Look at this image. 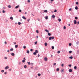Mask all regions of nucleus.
I'll return each instance as SVG.
<instances>
[{"label":"nucleus","mask_w":79,"mask_h":79,"mask_svg":"<svg viewBox=\"0 0 79 79\" xmlns=\"http://www.w3.org/2000/svg\"><path fill=\"white\" fill-rule=\"evenodd\" d=\"M55 37L54 36H51L49 38V40H51L52 39H54Z\"/></svg>","instance_id":"obj_1"},{"label":"nucleus","mask_w":79,"mask_h":79,"mask_svg":"<svg viewBox=\"0 0 79 79\" xmlns=\"http://www.w3.org/2000/svg\"><path fill=\"white\" fill-rule=\"evenodd\" d=\"M73 23L74 24H77V22L76 21V20H74L73 21Z\"/></svg>","instance_id":"obj_2"},{"label":"nucleus","mask_w":79,"mask_h":79,"mask_svg":"<svg viewBox=\"0 0 79 79\" xmlns=\"http://www.w3.org/2000/svg\"><path fill=\"white\" fill-rule=\"evenodd\" d=\"M44 60L45 61H47L48 60L47 58V57H45L44 59Z\"/></svg>","instance_id":"obj_3"},{"label":"nucleus","mask_w":79,"mask_h":79,"mask_svg":"<svg viewBox=\"0 0 79 79\" xmlns=\"http://www.w3.org/2000/svg\"><path fill=\"white\" fill-rule=\"evenodd\" d=\"M69 73H71V72H73V70H72V69H70L69 70Z\"/></svg>","instance_id":"obj_4"},{"label":"nucleus","mask_w":79,"mask_h":79,"mask_svg":"<svg viewBox=\"0 0 79 79\" xmlns=\"http://www.w3.org/2000/svg\"><path fill=\"white\" fill-rule=\"evenodd\" d=\"M8 68H9V67H8V66H7L5 67V69H8Z\"/></svg>","instance_id":"obj_5"},{"label":"nucleus","mask_w":79,"mask_h":79,"mask_svg":"<svg viewBox=\"0 0 79 79\" xmlns=\"http://www.w3.org/2000/svg\"><path fill=\"white\" fill-rule=\"evenodd\" d=\"M52 18H55V16L54 15H52Z\"/></svg>","instance_id":"obj_6"},{"label":"nucleus","mask_w":79,"mask_h":79,"mask_svg":"<svg viewBox=\"0 0 79 79\" xmlns=\"http://www.w3.org/2000/svg\"><path fill=\"white\" fill-rule=\"evenodd\" d=\"M45 31H46V32H48H48H49V31H48V30H47V29H45Z\"/></svg>","instance_id":"obj_7"},{"label":"nucleus","mask_w":79,"mask_h":79,"mask_svg":"<svg viewBox=\"0 0 79 79\" xmlns=\"http://www.w3.org/2000/svg\"><path fill=\"white\" fill-rule=\"evenodd\" d=\"M22 18L23 19H26V18L24 16H23Z\"/></svg>","instance_id":"obj_8"},{"label":"nucleus","mask_w":79,"mask_h":79,"mask_svg":"<svg viewBox=\"0 0 79 79\" xmlns=\"http://www.w3.org/2000/svg\"><path fill=\"white\" fill-rule=\"evenodd\" d=\"M11 55H12V56H15V53H12L11 54Z\"/></svg>","instance_id":"obj_9"},{"label":"nucleus","mask_w":79,"mask_h":79,"mask_svg":"<svg viewBox=\"0 0 79 79\" xmlns=\"http://www.w3.org/2000/svg\"><path fill=\"white\" fill-rule=\"evenodd\" d=\"M64 69H62V70H61V73H63V72H64Z\"/></svg>","instance_id":"obj_10"},{"label":"nucleus","mask_w":79,"mask_h":79,"mask_svg":"<svg viewBox=\"0 0 79 79\" xmlns=\"http://www.w3.org/2000/svg\"><path fill=\"white\" fill-rule=\"evenodd\" d=\"M10 19H11L12 20H13V17H11L10 18Z\"/></svg>","instance_id":"obj_11"},{"label":"nucleus","mask_w":79,"mask_h":79,"mask_svg":"<svg viewBox=\"0 0 79 79\" xmlns=\"http://www.w3.org/2000/svg\"><path fill=\"white\" fill-rule=\"evenodd\" d=\"M60 70V69H59V68H57L56 70V71H59V70Z\"/></svg>","instance_id":"obj_12"},{"label":"nucleus","mask_w":79,"mask_h":79,"mask_svg":"<svg viewBox=\"0 0 79 79\" xmlns=\"http://www.w3.org/2000/svg\"><path fill=\"white\" fill-rule=\"evenodd\" d=\"M44 45H45V46H47V43H45L44 44Z\"/></svg>","instance_id":"obj_13"},{"label":"nucleus","mask_w":79,"mask_h":79,"mask_svg":"<svg viewBox=\"0 0 79 79\" xmlns=\"http://www.w3.org/2000/svg\"><path fill=\"white\" fill-rule=\"evenodd\" d=\"M75 10H77V9H78V7H77V6H76L75 7Z\"/></svg>","instance_id":"obj_14"},{"label":"nucleus","mask_w":79,"mask_h":79,"mask_svg":"<svg viewBox=\"0 0 79 79\" xmlns=\"http://www.w3.org/2000/svg\"><path fill=\"white\" fill-rule=\"evenodd\" d=\"M48 35L49 36H50V35H51V34L50 33H48Z\"/></svg>","instance_id":"obj_15"},{"label":"nucleus","mask_w":79,"mask_h":79,"mask_svg":"<svg viewBox=\"0 0 79 79\" xmlns=\"http://www.w3.org/2000/svg\"><path fill=\"white\" fill-rule=\"evenodd\" d=\"M47 10H45L44 11V13H47Z\"/></svg>","instance_id":"obj_16"},{"label":"nucleus","mask_w":79,"mask_h":79,"mask_svg":"<svg viewBox=\"0 0 79 79\" xmlns=\"http://www.w3.org/2000/svg\"><path fill=\"white\" fill-rule=\"evenodd\" d=\"M33 54L34 55H36V54H37V53H36V52H33Z\"/></svg>","instance_id":"obj_17"},{"label":"nucleus","mask_w":79,"mask_h":79,"mask_svg":"<svg viewBox=\"0 0 79 79\" xmlns=\"http://www.w3.org/2000/svg\"><path fill=\"white\" fill-rule=\"evenodd\" d=\"M69 58H70V59H73V56H71L69 57Z\"/></svg>","instance_id":"obj_18"},{"label":"nucleus","mask_w":79,"mask_h":79,"mask_svg":"<svg viewBox=\"0 0 79 79\" xmlns=\"http://www.w3.org/2000/svg\"><path fill=\"white\" fill-rule=\"evenodd\" d=\"M19 7V6H15V8H18Z\"/></svg>","instance_id":"obj_19"},{"label":"nucleus","mask_w":79,"mask_h":79,"mask_svg":"<svg viewBox=\"0 0 79 79\" xmlns=\"http://www.w3.org/2000/svg\"><path fill=\"white\" fill-rule=\"evenodd\" d=\"M77 69V67H76V66H75L74 67V69Z\"/></svg>","instance_id":"obj_20"},{"label":"nucleus","mask_w":79,"mask_h":79,"mask_svg":"<svg viewBox=\"0 0 79 79\" xmlns=\"http://www.w3.org/2000/svg\"><path fill=\"white\" fill-rule=\"evenodd\" d=\"M25 61H26L25 60H23L22 61V62L23 63H25Z\"/></svg>","instance_id":"obj_21"},{"label":"nucleus","mask_w":79,"mask_h":79,"mask_svg":"<svg viewBox=\"0 0 79 79\" xmlns=\"http://www.w3.org/2000/svg\"><path fill=\"white\" fill-rule=\"evenodd\" d=\"M35 52L36 53H38V51H37V50H35Z\"/></svg>","instance_id":"obj_22"},{"label":"nucleus","mask_w":79,"mask_h":79,"mask_svg":"<svg viewBox=\"0 0 79 79\" xmlns=\"http://www.w3.org/2000/svg\"><path fill=\"white\" fill-rule=\"evenodd\" d=\"M8 8H11V6L10 5H9L8 6Z\"/></svg>","instance_id":"obj_23"},{"label":"nucleus","mask_w":79,"mask_h":79,"mask_svg":"<svg viewBox=\"0 0 79 79\" xmlns=\"http://www.w3.org/2000/svg\"><path fill=\"white\" fill-rule=\"evenodd\" d=\"M18 46L17 45H15V48H18Z\"/></svg>","instance_id":"obj_24"},{"label":"nucleus","mask_w":79,"mask_h":79,"mask_svg":"<svg viewBox=\"0 0 79 79\" xmlns=\"http://www.w3.org/2000/svg\"><path fill=\"white\" fill-rule=\"evenodd\" d=\"M27 63H28L29 65L31 64V63H30V62H27Z\"/></svg>","instance_id":"obj_25"},{"label":"nucleus","mask_w":79,"mask_h":79,"mask_svg":"<svg viewBox=\"0 0 79 79\" xmlns=\"http://www.w3.org/2000/svg\"><path fill=\"white\" fill-rule=\"evenodd\" d=\"M45 19H46V20L48 19V16H46L45 17Z\"/></svg>","instance_id":"obj_26"},{"label":"nucleus","mask_w":79,"mask_h":79,"mask_svg":"<svg viewBox=\"0 0 79 79\" xmlns=\"http://www.w3.org/2000/svg\"><path fill=\"white\" fill-rule=\"evenodd\" d=\"M58 21H59V22H60V21H61V19H58Z\"/></svg>","instance_id":"obj_27"},{"label":"nucleus","mask_w":79,"mask_h":79,"mask_svg":"<svg viewBox=\"0 0 79 79\" xmlns=\"http://www.w3.org/2000/svg\"><path fill=\"white\" fill-rule=\"evenodd\" d=\"M38 76H40L41 75V74H40V73H38Z\"/></svg>","instance_id":"obj_28"},{"label":"nucleus","mask_w":79,"mask_h":79,"mask_svg":"<svg viewBox=\"0 0 79 79\" xmlns=\"http://www.w3.org/2000/svg\"><path fill=\"white\" fill-rule=\"evenodd\" d=\"M6 12L4 10H2V13H5Z\"/></svg>","instance_id":"obj_29"},{"label":"nucleus","mask_w":79,"mask_h":79,"mask_svg":"<svg viewBox=\"0 0 79 79\" xmlns=\"http://www.w3.org/2000/svg\"><path fill=\"white\" fill-rule=\"evenodd\" d=\"M24 68H27V66L26 65H25L24 66Z\"/></svg>","instance_id":"obj_30"},{"label":"nucleus","mask_w":79,"mask_h":79,"mask_svg":"<svg viewBox=\"0 0 79 79\" xmlns=\"http://www.w3.org/2000/svg\"><path fill=\"white\" fill-rule=\"evenodd\" d=\"M27 53H29V50L27 51Z\"/></svg>","instance_id":"obj_31"},{"label":"nucleus","mask_w":79,"mask_h":79,"mask_svg":"<svg viewBox=\"0 0 79 79\" xmlns=\"http://www.w3.org/2000/svg\"><path fill=\"white\" fill-rule=\"evenodd\" d=\"M57 11V10H55L54 11V12L55 13H56Z\"/></svg>","instance_id":"obj_32"},{"label":"nucleus","mask_w":79,"mask_h":79,"mask_svg":"<svg viewBox=\"0 0 79 79\" xmlns=\"http://www.w3.org/2000/svg\"><path fill=\"white\" fill-rule=\"evenodd\" d=\"M56 63H54L53 65L54 66H55V65H56Z\"/></svg>","instance_id":"obj_33"},{"label":"nucleus","mask_w":79,"mask_h":79,"mask_svg":"<svg viewBox=\"0 0 79 79\" xmlns=\"http://www.w3.org/2000/svg\"><path fill=\"white\" fill-rule=\"evenodd\" d=\"M60 53V51H57V53Z\"/></svg>","instance_id":"obj_34"},{"label":"nucleus","mask_w":79,"mask_h":79,"mask_svg":"<svg viewBox=\"0 0 79 79\" xmlns=\"http://www.w3.org/2000/svg\"><path fill=\"white\" fill-rule=\"evenodd\" d=\"M69 46H71L72 45L71 44V43L69 44Z\"/></svg>","instance_id":"obj_35"},{"label":"nucleus","mask_w":79,"mask_h":79,"mask_svg":"<svg viewBox=\"0 0 79 79\" xmlns=\"http://www.w3.org/2000/svg\"><path fill=\"white\" fill-rule=\"evenodd\" d=\"M75 19H77V17H75Z\"/></svg>","instance_id":"obj_36"},{"label":"nucleus","mask_w":79,"mask_h":79,"mask_svg":"<svg viewBox=\"0 0 79 79\" xmlns=\"http://www.w3.org/2000/svg\"><path fill=\"white\" fill-rule=\"evenodd\" d=\"M13 48H11L10 49V51H13Z\"/></svg>","instance_id":"obj_37"},{"label":"nucleus","mask_w":79,"mask_h":79,"mask_svg":"<svg viewBox=\"0 0 79 79\" xmlns=\"http://www.w3.org/2000/svg\"><path fill=\"white\" fill-rule=\"evenodd\" d=\"M76 5H78V4H79V3H78V2H76Z\"/></svg>","instance_id":"obj_38"},{"label":"nucleus","mask_w":79,"mask_h":79,"mask_svg":"<svg viewBox=\"0 0 79 79\" xmlns=\"http://www.w3.org/2000/svg\"><path fill=\"white\" fill-rule=\"evenodd\" d=\"M54 46H52V49H54Z\"/></svg>","instance_id":"obj_39"},{"label":"nucleus","mask_w":79,"mask_h":79,"mask_svg":"<svg viewBox=\"0 0 79 79\" xmlns=\"http://www.w3.org/2000/svg\"><path fill=\"white\" fill-rule=\"evenodd\" d=\"M69 53H72V51H70L69 52Z\"/></svg>","instance_id":"obj_40"},{"label":"nucleus","mask_w":79,"mask_h":79,"mask_svg":"<svg viewBox=\"0 0 79 79\" xmlns=\"http://www.w3.org/2000/svg\"><path fill=\"white\" fill-rule=\"evenodd\" d=\"M63 66H64V64H61V66H62V67H63Z\"/></svg>","instance_id":"obj_41"},{"label":"nucleus","mask_w":79,"mask_h":79,"mask_svg":"<svg viewBox=\"0 0 79 79\" xmlns=\"http://www.w3.org/2000/svg\"><path fill=\"white\" fill-rule=\"evenodd\" d=\"M27 2H28V3H30V2H31V1H30V0H28L27 1Z\"/></svg>","instance_id":"obj_42"},{"label":"nucleus","mask_w":79,"mask_h":79,"mask_svg":"<svg viewBox=\"0 0 79 79\" xmlns=\"http://www.w3.org/2000/svg\"><path fill=\"white\" fill-rule=\"evenodd\" d=\"M30 51L31 52H32V51H33V49H30Z\"/></svg>","instance_id":"obj_43"},{"label":"nucleus","mask_w":79,"mask_h":79,"mask_svg":"<svg viewBox=\"0 0 79 79\" xmlns=\"http://www.w3.org/2000/svg\"><path fill=\"white\" fill-rule=\"evenodd\" d=\"M19 64H21V62H19Z\"/></svg>","instance_id":"obj_44"},{"label":"nucleus","mask_w":79,"mask_h":79,"mask_svg":"<svg viewBox=\"0 0 79 79\" xmlns=\"http://www.w3.org/2000/svg\"><path fill=\"white\" fill-rule=\"evenodd\" d=\"M26 48V46H23V48L25 49Z\"/></svg>","instance_id":"obj_45"},{"label":"nucleus","mask_w":79,"mask_h":79,"mask_svg":"<svg viewBox=\"0 0 79 79\" xmlns=\"http://www.w3.org/2000/svg\"><path fill=\"white\" fill-rule=\"evenodd\" d=\"M37 41H36L35 42V45H36V44H37Z\"/></svg>","instance_id":"obj_46"},{"label":"nucleus","mask_w":79,"mask_h":79,"mask_svg":"<svg viewBox=\"0 0 79 79\" xmlns=\"http://www.w3.org/2000/svg\"><path fill=\"white\" fill-rule=\"evenodd\" d=\"M36 32H37L38 33H39V31L38 30H36Z\"/></svg>","instance_id":"obj_47"},{"label":"nucleus","mask_w":79,"mask_h":79,"mask_svg":"<svg viewBox=\"0 0 79 79\" xmlns=\"http://www.w3.org/2000/svg\"><path fill=\"white\" fill-rule=\"evenodd\" d=\"M14 44H15V45H16V42H14Z\"/></svg>","instance_id":"obj_48"},{"label":"nucleus","mask_w":79,"mask_h":79,"mask_svg":"<svg viewBox=\"0 0 79 79\" xmlns=\"http://www.w3.org/2000/svg\"><path fill=\"white\" fill-rule=\"evenodd\" d=\"M1 72L2 73H3L4 72V70H2Z\"/></svg>","instance_id":"obj_49"},{"label":"nucleus","mask_w":79,"mask_h":79,"mask_svg":"<svg viewBox=\"0 0 79 79\" xmlns=\"http://www.w3.org/2000/svg\"><path fill=\"white\" fill-rule=\"evenodd\" d=\"M18 24H19V25H20L21 24V23L19 22L18 23Z\"/></svg>","instance_id":"obj_50"},{"label":"nucleus","mask_w":79,"mask_h":79,"mask_svg":"<svg viewBox=\"0 0 79 79\" xmlns=\"http://www.w3.org/2000/svg\"><path fill=\"white\" fill-rule=\"evenodd\" d=\"M71 64L69 65V67H71Z\"/></svg>","instance_id":"obj_51"},{"label":"nucleus","mask_w":79,"mask_h":79,"mask_svg":"<svg viewBox=\"0 0 79 79\" xmlns=\"http://www.w3.org/2000/svg\"><path fill=\"white\" fill-rule=\"evenodd\" d=\"M64 29H66V27L64 26Z\"/></svg>","instance_id":"obj_52"},{"label":"nucleus","mask_w":79,"mask_h":79,"mask_svg":"<svg viewBox=\"0 0 79 79\" xmlns=\"http://www.w3.org/2000/svg\"><path fill=\"white\" fill-rule=\"evenodd\" d=\"M71 10H72V9L70 8L69 10V11H71Z\"/></svg>","instance_id":"obj_53"},{"label":"nucleus","mask_w":79,"mask_h":79,"mask_svg":"<svg viewBox=\"0 0 79 79\" xmlns=\"http://www.w3.org/2000/svg\"><path fill=\"white\" fill-rule=\"evenodd\" d=\"M37 20H38L39 21H40L39 19H38Z\"/></svg>","instance_id":"obj_54"},{"label":"nucleus","mask_w":79,"mask_h":79,"mask_svg":"<svg viewBox=\"0 0 79 79\" xmlns=\"http://www.w3.org/2000/svg\"><path fill=\"white\" fill-rule=\"evenodd\" d=\"M19 12H21V10H19Z\"/></svg>","instance_id":"obj_55"},{"label":"nucleus","mask_w":79,"mask_h":79,"mask_svg":"<svg viewBox=\"0 0 79 79\" xmlns=\"http://www.w3.org/2000/svg\"><path fill=\"white\" fill-rule=\"evenodd\" d=\"M5 59H7V57H4Z\"/></svg>","instance_id":"obj_56"},{"label":"nucleus","mask_w":79,"mask_h":79,"mask_svg":"<svg viewBox=\"0 0 79 79\" xmlns=\"http://www.w3.org/2000/svg\"><path fill=\"white\" fill-rule=\"evenodd\" d=\"M4 43H5V44H7V43H6V41H5Z\"/></svg>","instance_id":"obj_57"},{"label":"nucleus","mask_w":79,"mask_h":79,"mask_svg":"<svg viewBox=\"0 0 79 79\" xmlns=\"http://www.w3.org/2000/svg\"><path fill=\"white\" fill-rule=\"evenodd\" d=\"M25 15H26V14H27V12H25Z\"/></svg>","instance_id":"obj_58"},{"label":"nucleus","mask_w":79,"mask_h":79,"mask_svg":"<svg viewBox=\"0 0 79 79\" xmlns=\"http://www.w3.org/2000/svg\"><path fill=\"white\" fill-rule=\"evenodd\" d=\"M6 73H7L6 72H5L4 73L5 74H6Z\"/></svg>","instance_id":"obj_59"},{"label":"nucleus","mask_w":79,"mask_h":79,"mask_svg":"<svg viewBox=\"0 0 79 79\" xmlns=\"http://www.w3.org/2000/svg\"><path fill=\"white\" fill-rule=\"evenodd\" d=\"M30 19H28L27 20V21H28V22H29V21H30Z\"/></svg>","instance_id":"obj_60"},{"label":"nucleus","mask_w":79,"mask_h":79,"mask_svg":"<svg viewBox=\"0 0 79 79\" xmlns=\"http://www.w3.org/2000/svg\"><path fill=\"white\" fill-rule=\"evenodd\" d=\"M38 57H39V56H40V55L38 54Z\"/></svg>","instance_id":"obj_61"},{"label":"nucleus","mask_w":79,"mask_h":79,"mask_svg":"<svg viewBox=\"0 0 79 79\" xmlns=\"http://www.w3.org/2000/svg\"><path fill=\"white\" fill-rule=\"evenodd\" d=\"M23 60H26V59L25 58V57H24V58H23Z\"/></svg>","instance_id":"obj_62"},{"label":"nucleus","mask_w":79,"mask_h":79,"mask_svg":"<svg viewBox=\"0 0 79 79\" xmlns=\"http://www.w3.org/2000/svg\"><path fill=\"white\" fill-rule=\"evenodd\" d=\"M31 64H32V65H33L34 64L33 63H31Z\"/></svg>","instance_id":"obj_63"},{"label":"nucleus","mask_w":79,"mask_h":79,"mask_svg":"<svg viewBox=\"0 0 79 79\" xmlns=\"http://www.w3.org/2000/svg\"><path fill=\"white\" fill-rule=\"evenodd\" d=\"M10 52V50H7V52Z\"/></svg>","instance_id":"obj_64"}]
</instances>
